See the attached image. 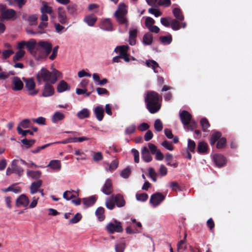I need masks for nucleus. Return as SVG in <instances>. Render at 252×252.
Wrapping results in <instances>:
<instances>
[{
	"instance_id": "nucleus-25",
	"label": "nucleus",
	"mask_w": 252,
	"mask_h": 252,
	"mask_svg": "<svg viewBox=\"0 0 252 252\" xmlns=\"http://www.w3.org/2000/svg\"><path fill=\"white\" fill-rule=\"evenodd\" d=\"M146 64L147 66L152 68L155 73L158 72V69L160 68V67L155 61L153 60H146Z\"/></svg>"
},
{
	"instance_id": "nucleus-1",
	"label": "nucleus",
	"mask_w": 252,
	"mask_h": 252,
	"mask_svg": "<svg viewBox=\"0 0 252 252\" xmlns=\"http://www.w3.org/2000/svg\"><path fill=\"white\" fill-rule=\"evenodd\" d=\"M36 79L37 82L40 84L42 81L45 83H50L55 84L59 78L62 77V73L55 68L51 72L45 68H42L36 74Z\"/></svg>"
},
{
	"instance_id": "nucleus-20",
	"label": "nucleus",
	"mask_w": 252,
	"mask_h": 252,
	"mask_svg": "<svg viewBox=\"0 0 252 252\" xmlns=\"http://www.w3.org/2000/svg\"><path fill=\"white\" fill-rule=\"evenodd\" d=\"M42 181L38 180L36 182L32 183L30 187V192L31 194H34L39 191L38 189L42 186Z\"/></svg>"
},
{
	"instance_id": "nucleus-52",
	"label": "nucleus",
	"mask_w": 252,
	"mask_h": 252,
	"mask_svg": "<svg viewBox=\"0 0 252 252\" xmlns=\"http://www.w3.org/2000/svg\"><path fill=\"white\" fill-rule=\"evenodd\" d=\"M155 129L158 131H160L163 128V125L161 121L159 119L155 121L154 124Z\"/></svg>"
},
{
	"instance_id": "nucleus-64",
	"label": "nucleus",
	"mask_w": 252,
	"mask_h": 252,
	"mask_svg": "<svg viewBox=\"0 0 252 252\" xmlns=\"http://www.w3.org/2000/svg\"><path fill=\"white\" fill-rule=\"evenodd\" d=\"M170 20L171 19L170 17L161 18L160 19V23L163 26L168 27L170 25Z\"/></svg>"
},
{
	"instance_id": "nucleus-57",
	"label": "nucleus",
	"mask_w": 252,
	"mask_h": 252,
	"mask_svg": "<svg viewBox=\"0 0 252 252\" xmlns=\"http://www.w3.org/2000/svg\"><path fill=\"white\" fill-rule=\"evenodd\" d=\"M81 218V215L79 213H77L72 219L69 220V223L70 224L76 223L79 221Z\"/></svg>"
},
{
	"instance_id": "nucleus-45",
	"label": "nucleus",
	"mask_w": 252,
	"mask_h": 252,
	"mask_svg": "<svg viewBox=\"0 0 252 252\" xmlns=\"http://www.w3.org/2000/svg\"><path fill=\"white\" fill-rule=\"evenodd\" d=\"M172 29L174 31H177L180 29V23L179 20L172 19L170 20V25Z\"/></svg>"
},
{
	"instance_id": "nucleus-33",
	"label": "nucleus",
	"mask_w": 252,
	"mask_h": 252,
	"mask_svg": "<svg viewBox=\"0 0 252 252\" xmlns=\"http://www.w3.org/2000/svg\"><path fill=\"white\" fill-rule=\"evenodd\" d=\"M208 150V145L206 143L200 142L197 146V151L199 153H205Z\"/></svg>"
},
{
	"instance_id": "nucleus-38",
	"label": "nucleus",
	"mask_w": 252,
	"mask_h": 252,
	"mask_svg": "<svg viewBox=\"0 0 252 252\" xmlns=\"http://www.w3.org/2000/svg\"><path fill=\"white\" fill-rule=\"evenodd\" d=\"M187 235H185L184 240H181L178 242L177 244V251L178 252H183L187 249V247L185 245V240L186 238Z\"/></svg>"
},
{
	"instance_id": "nucleus-47",
	"label": "nucleus",
	"mask_w": 252,
	"mask_h": 252,
	"mask_svg": "<svg viewBox=\"0 0 252 252\" xmlns=\"http://www.w3.org/2000/svg\"><path fill=\"white\" fill-rule=\"evenodd\" d=\"M31 122L29 119H25L22 120L19 124V126L24 128H27L31 127Z\"/></svg>"
},
{
	"instance_id": "nucleus-2",
	"label": "nucleus",
	"mask_w": 252,
	"mask_h": 252,
	"mask_svg": "<svg viewBox=\"0 0 252 252\" xmlns=\"http://www.w3.org/2000/svg\"><path fill=\"white\" fill-rule=\"evenodd\" d=\"M147 108L151 113L157 112L160 108L159 94L154 91L147 92L145 98Z\"/></svg>"
},
{
	"instance_id": "nucleus-56",
	"label": "nucleus",
	"mask_w": 252,
	"mask_h": 252,
	"mask_svg": "<svg viewBox=\"0 0 252 252\" xmlns=\"http://www.w3.org/2000/svg\"><path fill=\"white\" fill-rule=\"evenodd\" d=\"M130 169L129 167L124 169L120 173V175L124 178H127L130 174Z\"/></svg>"
},
{
	"instance_id": "nucleus-37",
	"label": "nucleus",
	"mask_w": 252,
	"mask_h": 252,
	"mask_svg": "<svg viewBox=\"0 0 252 252\" xmlns=\"http://www.w3.org/2000/svg\"><path fill=\"white\" fill-rule=\"evenodd\" d=\"M104 209L102 207H99L95 211V215L99 221H102L105 218L104 215Z\"/></svg>"
},
{
	"instance_id": "nucleus-42",
	"label": "nucleus",
	"mask_w": 252,
	"mask_h": 252,
	"mask_svg": "<svg viewBox=\"0 0 252 252\" xmlns=\"http://www.w3.org/2000/svg\"><path fill=\"white\" fill-rule=\"evenodd\" d=\"M173 160V156L170 154H167L165 156V161L166 162L167 165L171 166H174L176 167L177 166V163L172 164L171 162Z\"/></svg>"
},
{
	"instance_id": "nucleus-40",
	"label": "nucleus",
	"mask_w": 252,
	"mask_h": 252,
	"mask_svg": "<svg viewBox=\"0 0 252 252\" xmlns=\"http://www.w3.org/2000/svg\"><path fill=\"white\" fill-rule=\"evenodd\" d=\"M25 54V52L24 50H19L16 53L15 55L13 57V61L15 62L21 60Z\"/></svg>"
},
{
	"instance_id": "nucleus-31",
	"label": "nucleus",
	"mask_w": 252,
	"mask_h": 252,
	"mask_svg": "<svg viewBox=\"0 0 252 252\" xmlns=\"http://www.w3.org/2000/svg\"><path fill=\"white\" fill-rule=\"evenodd\" d=\"M41 173L40 171L27 170V175L33 179H37L41 176Z\"/></svg>"
},
{
	"instance_id": "nucleus-41",
	"label": "nucleus",
	"mask_w": 252,
	"mask_h": 252,
	"mask_svg": "<svg viewBox=\"0 0 252 252\" xmlns=\"http://www.w3.org/2000/svg\"><path fill=\"white\" fill-rule=\"evenodd\" d=\"M221 134L220 132H216L213 133L210 140V144L214 145L216 141L220 137Z\"/></svg>"
},
{
	"instance_id": "nucleus-51",
	"label": "nucleus",
	"mask_w": 252,
	"mask_h": 252,
	"mask_svg": "<svg viewBox=\"0 0 252 252\" xmlns=\"http://www.w3.org/2000/svg\"><path fill=\"white\" fill-rule=\"evenodd\" d=\"M136 126L132 124L126 127L125 130V133L126 135L131 134L135 132Z\"/></svg>"
},
{
	"instance_id": "nucleus-8",
	"label": "nucleus",
	"mask_w": 252,
	"mask_h": 252,
	"mask_svg": "<svg viewBox=\"0 0 252 252\" xmlns=\"http://www.w3.org/2000/svg\"><path fill=\"white\" fill-rule=\"evenodd\" d=\"M0 11L3 19L14 20L17 18L15 11L12 9H6L4 5H0Z\"/></svg>"
},
{
	"instance_id": "nucleus-7",
	"label": "nucleus",
	"mask_w": 252,
	"mask_h": 252,
	"mask_svg": "<svg viewBox=\"0 0 252 252\" xmlns=\"http://www.w3.org/2000/svg\"><path fill=\"white\" fill-rule=\"evenodd\" d=\"M23 80L25 83V87L29 92L28 94L29 95L34 96L37 94L38 90H36L35 83L32 78H23Z\"/></svg>"
},
{
	"instance_id": "nucleus-10",
	"label": "nucleus",
	"mask_w": 252,
	"mask_h": 252,
	"mask_svg": "<svg viewBox=\"0 0 252 252\" xmlns=\"http://www.w3.org/2000/svg\"><path fill=\"white\" fill-rule=\"evenodd\" d=\"M12 86L13 91H18L22 90L24 87V83L18 77L15 76L11 79Z\"/></svg>"
},
{
	"instance_id": "nucleus-34",
	"label": "nucleus",
	"mask_w": 252,
	"mask_h": 252,
	"mask_svg": "<svg viewBox=\"0 0 252 252\" xmlns=\"http://www.w3.org/2000/svg\"><path fill=\"white\" fill-rule=\"evenodd\" d=\"M89 115L90 111L87 108H83L80 111L78 112L77 114V117L80 119L88 118Z\"/></svg>"
},
{
	"instance_id": "nucleus-32",
	"label": "nucleus",
	"mask_w": 252,
	"mask_h": 252,
	"mask_svg": "<svg viewBox=\"0 0 252 252\" xmlns=\"http://www.w3.org/2000/svg\"><path fill=\"white\" fill-rule=\"evenodd\" d=\"M173 13L176 20L183 21L184 19L181 10L179 8H175L173 9Z\"/></svg>"
},
{
	"instance_id": "nucleus-46",
	"label": "nucleus",
	"mask_w": 252,
	"mask_h": 252,
	"mask_svg": "<svg viewBox=\"0 0 252 252\" xmlns=\"http://www.w3.org/2000/svg\"><path fill=\"white\" fill-rule=\"evenodd\" d=\"M3 192L13 191L14 193H19L21 191V189L19 187H14L13 186H10L6 189L2 190Z\"/></svg>"
},
{
	"instance_id": "nucleus-62",
	"label": "nucleus",
	"mask_w": 252,
	"mask_h": 252,
	"mask_svg": "<svg viewBox=\"0 0 252 252\" xmlns=\"http://www.w3.org/2000/svg\"><path fill=\"white\" fill-rule=\"evenodd\" d=\"M17 131L19 134H22V136H25L27 134L29 133L30 135H33V132L30 130H24L22 129V128L18 126L17 127Z\"/></svg>"
},
{
	"instance_id": "nucleus-54",
	"label": "nucleus",
	"mask_w": 252,
	"mask_h": 252,
	"mask_svg": "<svg viewBox=\"0 0 252 252\" xmlns=\"http://www.w3.org/2000/svg\"><path fill=\"white\" fill-rule=\"evenodd\" d=\"M38 17L36 15H32L28 17V20L31 25H35L37 23Z\"/></svg>"
},
{
	"instance_id": "nucleus-17",
	"label": "nucleus",
	"mask_w": 252,
	"mask_h": 252,
	"mask_svg": "<svg viewBox=\"0 0 252 252\" xmlns=\"http://www.w3.org/2000/svg\"><path fill=\"white\" fill-rule=\"evenodd\" d=\"M54 89L53 87L48 83H45L44 86V89L42 92V96L44 97H48L53 95Z\"/></svg>"
},
{
	"instance_id": "nucleus-3",
	"label": "nucleus",
	"mask_w": 252,
	"mask_h": 252,
	"mask_svg": "<svg viewBox=\"0 0 252 252\" xmlns=\"http://www.w3.org/2000/svg\"><path fill=\"white\" fill-rule=\"evenodd\" d=\"M52 45L47 41H40L36 45V51L35 59L36 60L45 59L51 53Z\"/></svg>"
},
{
	"instance_id": "nucleus-24",
	"label": "nucleus",
	"mask_w": 252,
	"mask_h": 252,
	"mask_svg": "<svg viewBox=\"0 0 252 252\" xmlns=\"http://www.w3.org/2000/svg\"><path fill=\"white\" fill-rule=\"evenodd\" d=\"M142 158L143 160L149 162L152 160V158L150 154V152L146 147H144L141 151Z\"/></svg>"
},
{
	"instance_id": "nucleus-19",
	"label": "nucleus",
	"mask_w": 252,
	"mask_h": 252,
	"mask_svg": "<svg viewBox=\"0 0 252 252\" xmlns=\"http://www.w3.org/2000/svg\"><path fill=\"white\" fill-rule=\"evenodd\" d=\"M213 159L216 165L219 167L223 166L226 162L225 158L222 155L220 154L215 155Z\"/></svg>"
},
{
	"instance_id": "nucleus-23",
	"label": "nucleus",
	"mask_w": 252,
	"mask_h": 252,
	"mask_svg": "<svg viewBox=\"0 0 252 252\" xmlns=\"http://www.w3.org/2000/svg\"><path fill=\"white\" fill-rule=\"evenodd\" d=\"M115 202L116 205L118 207H123L126 205V201L123 197V196L120 194H117L114 195Z\"/></svg>"
},
{
	"instance_id": "nucleus-12",
	"label": "nucleus",
	"mask_w": 252,
	"mask_h": 252,
	"mask_svg": "<svg viewBox=\"0 0 252 252\" xmlns=\"http://www.w3.org/2000/svg\"><path fill=\"white\" fill-rule=\"evenodd\" d=\"M11 167L12 171L17 174L19 176L23 174L24 170L20 166L19 159L13 160L11 163Z\"/></svg>"
},
{
	"instance_id": "nucleus-5",
	"label": "nucleus",
	"mask_w": 252,
	"mask_h": 252,
	"mask_svg": "<svg viewBox=\"0 0 252 252\" xmlns=\"http://www.w3.org/2000/svg\"><path fill=\"white\" fill-rule=\"evenodd\" d=\"M180 117L185 128L192 130L195 127L196 124L194 122L191 121V116L188 111L183 110L180 113Z\"/></svg>"
},
{
	"instance_id": "nucleus-58",
	"label": "nucleus",
	"mask_w": 252,
	"mask_h": 252,
	"mask_svg": "<svg viewBox=\"0 0 252 252\" xmlns=\"http://www.w3.org/2000/svg\"><path fill=\"white\" fill-rule=\"evenodd\" d=\"M126 244L125 243L118 244L115 246L116 252H124Z\"/></svg>"
},
{
	"instance_id": "nucleus-59",
	"label": "nucleus",
	"mask_w": 252,
	"mask_h": 252,
	"mask_svg": "<svg viewBox=\"0 0 252 252\" xmlns=\"http://www.w3.org/2000/svg\"><path fill=\"white\" fill-rule=\"evenodd\" d=\"M200 124L202 126V129L205 131L210 126L209 122L206 118H202L200 120Z\"/></svg>"
},
{
	"instance_id": "nucleus-55",
	"label": "nucleus",
	"mask_w": 252,
	"mask_h": 252,
	"mask_svg": "<svg viewBox=\"0 0 252 252\" xmlns=\"http://www.w3.org/2000/svg\"><path fill=\"white\" fill-rule=\"evenodd\" d=\"M32 120L39 125H45L46 124V119L42 117H39L36 119L33 118Z\"/></svg>"
},
{
	"instance_id": "nucleus-63",
	"label": "nucleus",
	"mask_w": 252,
	"mask_h": 252,
	"mask_svg": "<svg viewBox=\"0 0 252 252\" xmlns=\"http://www.w3.org/2000/svg\"><path fill=\"white\" fill-rule=\"evenodd\" d=\"M48 26V23L42 21L37 27L38 31L37 32V33H43L44 32L42 30L46 28Z\"/></svg>"
},
{
	"instance_id": "nucleus-26",
	"label": "nucleus",
	"mask_w": 252,
	"mask_h": 252,
	"mask_svg": "<svg viewBox=\"0 0 252 252\" xmlns=\"http://www.w3.org/2000/svg\"><path fill=\"white\" fill-rule=\"evenodd\" d=\"M100 28L104 31H112L113 30L112 23L109 19L104 20L101 23Z\"/></svg>"
},
{
	"instance_id": "nucleus-27",
	"label": "nucleus",
	"mask_w": 252,
	"mask_h": 252,
	"mask_svg": "<svg viewBox=\"0 0 252 252\" xmlns=\"http://www.w3.org/2000/svg\"><path fill=\"white\" fill-rule=\"evenodd\" d=\"M97 20V17L93 15L85 17L84 21L89 26H93Z\"/></svg>"
},
{
	"instance_id": "nucleus-39",
	"label": "nucleus",
	"mask_w": 252,
	"mask_h": 252,
	"mask_svg": "<svg viewBox=\"0 0 252 252\" xmlns=\"http://www.w3.org/2000/svg\"><path fill=\"white\" fill-rule=\"evenodd\" d=\"M43 5L40 8L41 13L51 14L53 12L52 8L48 6L45 2H43Z\"/></svg>"
},
{
	"instance_id": "nucleus-43",
	"label": "nucleus",
	"mask_w": 252,
	"mask_h": 252,
	"mask_svg": "<svg viewBox=\"0 0 252 252\" xmlns=\"http://www.w3.org/2000/svg\"><path fill=\"white\" fill-rule=\"evenodd\" d=\"M159 39L163 44H169L171 42L172 38L171 35H168L160 36Z\"/></svg>"
},
{
	"instance_id": "nucleus-44",
	"label": "nucleus",
	"mask_w": 252,
	"mask_h": 252,
	"mask_svg": "<svg viewBox=\"0 0 252 252\" xmlns=\"http://www.w3.org/2000/svg\"><path fill=\"white\" fill-rule=\"evenodd\" d=\"M35 141L33 139L28 140L27 139H23L21 140V142L24 145L26 148L31 147L35 143Z\"/></svg>"
},
{
	"instance_id": "nucleus-36",
	"label": "nucleus",
	"mask_w": 252,
	"mask_h": 252,
	"mask_svg": "<svg viewBox=\"0 0 252 252\" xmlns=\"http://www.w3.org/2000/svg\"><path fill=\"white\" fill-rule=\"evenodd\" d=\"M143 43L145 45H150L153 42V36L150 33H146L143 37Z\"/></svg>"
},
{
	"instance_id": "nucleus-11",
	"label": "nucleus",
	"mask_w": 252,
	"mask_h": 252,
	"mask_svg": "<svg viewBox=\"0 0 252 252\" xmlns=\"http://www.w3.org/2000/svg\"><path fill=\"white\" fill-rule=\"evenodd\" d=\"M138 29L136 27H132L129 30L128 42L130 45H134L136 42Z\"/></svg>"
},
{
	"instance_id": "nucleus-30",
	"label": "nucleus",
	"mask_w": 252,
	"mask_h": 252,
	"mask_svg": "<svg viewBox=\"0 0 252 252\" xmlns=\"http://www.w3.org/2000/svg\"><path fill=\"white\" fill-rule=\"evenodd\" d=\"M114 195H111L110 197L107 198L106 200V207L109 210H112L115 206Z\"/></svg>"
},
{
	"instance_id": "nucleus-15",
	"label": "nucleus",
	"mask_w": 252,
	"mask_h": 252,
	"mask_svg": "<svg viewBox=\"0 0 252 252\" xmlns=\"http://www.w3.org/2000/svg\"><path fill=\"white\" fill-rule=\"evenodd\" d=\"M37 43L34 39H31L27 42L26 47L30 53L35 58Z\"/></svg>"
},
{
	"instance_id": "nucleus-16",
	"label": "nucleus",
	"mask_w": 252,
	"mask_h": 252,
	"mask_svg": "<svg viewBox=\"0 0 252 252\" xmlns=\"http://www.w3.org/2000/svg\"><path fill=\"white\" fill-rule=\"evenodd\" d=\"M29 204V200L27 196L25 194L20 195L16 200V206L18 207L22 206L23 207H27Z\"/></svg>"
},
{
	"instance_id": "nucleus-28",
	"label": "nucleus",
	"mask_w": 252,
	"mask_h": 252,
	"mask_svg": "<svg viewBox=\"0 0 252 252\" xmlns=\"http://www.w3.org/2000/svg\"><path fill=\"white\" fill-rule=\"evenodd\" d=\"M64 115L59 111H57L52 116V121L53 123H57L59 121L63 120L64 118Z\"/></svg>"
},
{
	"instance_id": "nucleus-6",
	"label": "nucleus",
	"mask_w": 252,
	"mask_h": 252,
	"mask_svg": "<svg viewBox=\"0 0 252 252\" xmlns=\"http://www.w3.org/2000/svg\"><path fill=\"white\" fill-rule=\"evenodd\" d=\"M105 229L109 234H113L115 232L120 233L124 230L122 223L116 220L107 223L105 226Z\"/></svg>"
},
{
	"instance_id": "nucleus-53",
	"label": "nucleus",
	"mask_w": 252,
	"mask_h": 252,
	"mask_svg": "<svg viewBox=\"0 0 252 252\" xmlns=\"http://www.w3.org/2000/svg\"><path fill=\"white\" fill-rule=\"evenodd\" d=\"M149 175L154 182L157 181V173L154 168L151 167L149 169Z\"/></svg>"
},
{
	"instance_id": "nucleus-18",
	"label": "nucleus",
	"mask_w": 252,
	"mask_h": 252,
	"mask_svg": "<svg viewBox=\"0 0 252 252\" xmlns=\"http://www.w3.org/2000/svg\"><path fill=\"white\" fill-rule=\"evenodd\" d=\"M58 16L59 22L62 24H66L67 22V16L65 11L63 7H59L58 9Z\"/></svg>"
},
{
	"instance_id": "nucleus-9",
	"label": "nucleus",
	"mask_w": 252,
	"mask_h": 252,
	"mask_svg": "<svg viewBox=\"0 0 252 252\" xmlns=\"http://www.w3.org/2000/svg\"><path fill=\"white\" fill-rule=\"evenodd\" d=\"M165 199V196L161 193L156 192L152 194L150 199V203L153 207L158 206Z\"/></svg>"
},
{
	"instance_id": "nucleus-14",
	"label": "nucleus",
	"mask_w": 252,
	"mask_h": 252,
	"mask_svg": "<svg viewBox=\"0 0 252 252\" xmlns=\"http://www.w3.org/2000/svg\"><path fill=\"white\" fill-rule=\"evenodd\" d=\"M102 192L106 195H110L113 192L112 180L108 179L106 180L102 189Z\"/></svg>"
},
{
	"instance_id": "nucleus-21",
	"label": "nucleus",
	"mask_w": 252,
	"mask_h": 252,
	"mask_svg": "<svg viewBox=\"0 0 252 252\" xmlns=\"http://www.w3.org/2000/svg\"><path fill=\"white\" fill-rule=\"evenodd\" d=\"M57 90L59 93H63L65 91L69 90L70 86L64 80H62L59 83Z\"/></svg>"
},
{
	"instance_id": "nucleus-13",
	"label": "nucleus",
	"mask_w": 252,
	"mask_h": 252,
	"mask_svg": "<svg viewBox=\"0 0 252 252\" xmlns=\"http://www.w3.org/2000/svg\"><path fill=\"white\" fill-rule=\"evenodd\" d=\"M142 224L140 222H137L136 223H134L132 225H129L126 229V232L127 234H131L139 233L140 232V230L138 229V228H141Z\"/></svg>"
},
{
	"instance_id": "nucleus-50",
	"label": "nucleus",
	"mask_w": 252,
	"mask_h": 252,
	"mask_svg": "<svg viewBox=\"0 0 252 252\" xmlns=\"http://www.w3.org/2000/svg\"><path fill=\"white\" fill-rule=\"evenodd\" d=\"M75 154L77 156H78V157L76 158V159L78 160H85L86 159V155L84 154L83 152L79 149L75 150Z\"/></svg>"
},
{
	"instance_id": "nucleus-22",
	"label": "nucleus",
	"mask_w": 252,
	"mask_h": 252,
	"mask_svg": "<svg viewBox=\"0 0 252 252\" xmlns=\"http://www.w3.org/2000/svg\"><path fill=\"white\" fill-rule=\"evenodd\" d=\"M94 114L98 121L102 120L104 116V108L101 106H98L94 108Z\"/></svg>"
},
{
	"instance_id": "nucleus-29",
	"label": "nucleus",
	"mask_w": 252,
	"mask_h": 252,
	"mask_svg": "<svg viewBox=\"0 0 252 252\" xmlns=\"http://www.w3.org/2000/svg\"><path fill=\"white\" fill-rule=\"evenodd\" d=\"M47 166L53 170L59 171L61 168V163L59 160H52L50 161Z\"/></svg>"
},
{
	"instance_id": "nucleus-49",
	"label": "nucleus",
	"mask_w": 252,
	"mask_h": 252,
	"mask_svg": "<svg viewBox=\"0 0 252 252\" xmlns=\"http://www.w3.org/2000/svg\"><path fill=\"white\" fill-rule=\"evenodd\" d=\"M129 47L128 46H122L117 47L115 50L118 49L119 51V56H122L123 55L126 54V52Z\"/></svg>"
},
{
	"instance_id": "nucleus-48",
	"label": "nucleus",
	"mask_w": 252,
	"mask_h": 252,
	"mask_svg": "<svg viewBox=\"0 0 252 252\" xmlns=\"http://www.w3.org/2000/svg\"><path fill=\"white\" fill-rule=\"evenodd\" d=\"M148 198V195L146 193H137L136 194V198L138 201H145L147 200Z\"/></svg>"
},
{
	"instance_id": "nucleus-4",
	"label": "nucleus",
	"mask_w": 252,
	"mask_h": 252,
	"mask_svg": "<svg viewBox=\"0 0 252 252\" xmlns=\"http://www.w3.org/2000/svg\"><path fill=\"white\" fill-rule=\"evenodd\" d=\"M127 13L126 6L124 3H120L114 15L119 24L125 25L126 29L128 28V22L126 17Z\"/></svg>"
},
{
	"instance_id": "nucleus-61",
	"label": "nucleus",
	"mask_w": 252,
	"mask_h": 252,
	"mask_svg": "<svg viewBox=\"0 0 252 252\" xmlns=\"http://www.w3.org/2000/svg\"><path fill=\"white\" fill-rule=\"evenodd\" d=\"M161 145L164 147L165 149L169 150L172 151L173 150V146L171 143V142L168 141L167 140H164L162 143Z\"/></svg>"
},
{
	"instance_id": "nucleus-35",
	"label": "nucleus",
	"mask_w": 252,
	"mask_h": 252,
	"mask_svg": "<svg viewBox=\"0 0 252 252\" xmlns=\"http://www.w3.org/2000/svg\"><path fill=\"white\" fill-rule=\"evenodd\" d=\"M96 200L94 196H92L87 198H84L83 204L87 207L91 206L95 202Z\"/></svg>"
},
{
	"instance_id": "nucleus-60",
	"label": "nucleus",
	"mask_w": 252,
	"mask_h": 252,
	"mask_svg": "<svg viewBox=\"0 0 252 252\" xmlns=\"http://www.w3.org/2000/svg\"><path fill=\"white\" fill-rule=\"evenodd\" d=\"M148 12L155 15V17H158L162 15V12L158 9L150 8L148 9Z\"/></svg>"
}]
</instances>
